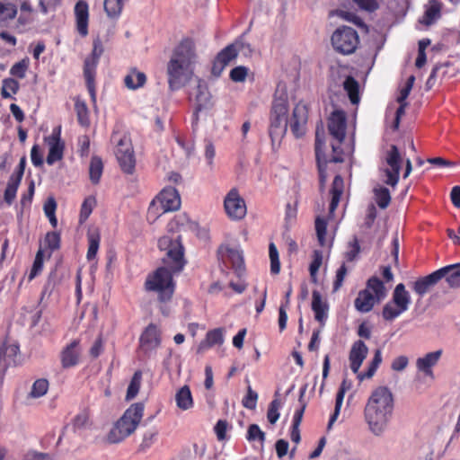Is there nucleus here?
I'll use <instances>...</instances> for the list:
<instances>
[{
  "mask_svg": "<svg viewBox=\"0 0 460 460\" xmlns=\"http://www.w3.org/2000/svg\"><path fill=\"white\" fill-rule=\"evenodd\" d=\"M158 247L167 252L170 269L159 267L148 274L144 287L148 292H155L160 302L171 300L175 289L172 272H180L184 268V248L181 236L175 239L170 236H163L158 240Z\"/></svg>",
  "mask_w": 460,
  "mask_h": 460,
  "instance_id": "1",
  "label": "nucleus"
},
{
  "mask_svg": "<svg viewBox=\"0 0 460 460\" xmlns=\"http://www.w3.org/2000/svg\"><path fill=\"white\" fill-rule=\"evenodd\" d=\"M289 104L287 94L274 96L269 116V135L272 146L279 145L285 137L288 125L296 138L302 137L306 132L308 121V106L303 102H297L288 120Z\"/></svg>",
  "mask_w": 460,
  "mask_h": 460,
  "instance_id": "2",
  "label": "nucleus"
},
{
  "mask_svg": "<svg viewBox=\"0 0 460 460\" xmlns=\"http://www.w3.org/2000/svg\"><path fill=\"white\" fill-rule=\"evenodd\" d=\"M347 128L346 113L343 111H334L328 119V131L332 137L331 146L332 154L328 160L323 161V147L324 146L323 129L319 127L315 132V156L319 172V182L322 188L324 187L327 173L326 166L328 163H343L346 157L349 156L353 151L352 146L343 144Z\"/></svg>",
  "mask_w": 460,
  "mask_h": 460,
  "instance_id": "3",
  "label": "nucleus"
},
{
  "mask_svg": "<svg viewBox=\"0 0 460 460\" xmlns=\"http://www.w3.org/2000/svg\"><path fill=\"white\" fill-rule=\"evenodd\" d=\"M378 159L376 205L385 209L391 203V190H394L399 183L403 158L395 145L385 143L379 148Z\"/></svg>",
  "mask_w": 460,
  "mask_h": 460,
  "instance_id": "4",
  "label": "nucleus"
},
{
  "mask_svg": "<svg viewBox=\"0 0 460 460\" xmlns=\"http://www.w3.org/2000/svg\"><path fill=\"white\" fill-rule=\"evenodd\" d=\"M198 62L196 44L186 37L173 49L166 66L167 81L172 91L179 90L190 81Z\"/></svg>",
  "mask_w": 460,
  "mask_h": 460,
  "instance_id": "5",
  "label": "nucleus"
},
{
  "mask_svg": "<svg viewBox=\"0 0 460 460\" xmlns=\"http://www.w3.org/2000/svg\"><path fill=\"white\" fill-rule=\"evenodd\" d=\"M144 403H133L126 410L122 417L115 423L107 435L108 442L119 443L131 435L138 426L144 413Z\"/></svg>",
  "mask_w": 460,
  "mask_h": 460,
  "instance_id": "6",
  "label": "nucleus"
},
{
  "mask_svg": "<svg viewBox=\"0 0 460 460\" xmlns=\"http://www.w3.org/2000/svg\"><path fill=\"white\" fill-rule=\"evenodd\" d=\"M181 207V197L173 187L164 188L152 200L147 209L148 218L155 220L166 212L176 211Z\"/></svg>",
  "mask_w": 460,
  "mask_h": 460,
  "instance_id": "7",
  "label": "nucleus"
},
{
  "mask_svg": "<svg viewBox=\"0 0 460 460\" xmlns=\"http://www.w3.org/2000/svg\"><path fill=\"white\" fill-rule=\"evenodd\" d=\"M394 396L387 387L376 389V436L382 434L392 419Z\"/></svg>",
  "mask_w": 460,
  "mask_h": 460,
  "instance_id": "8",
  "label": "nucleus"
},
{
  "mask_svg": "<svg viewBox=\"0 0 460 460\" xmlns=\"http://www.w3.org/2000/svg\"><path fill=\"white\" fill-rule=\"evenodd\" d=\"M411 299L404 284L399 283L394 289L392 300L382 310V317L388 322L394 321L409 309Z\"/></svg>",
  "mask_w": 460,
  "mask_h": 460,
  "instance_id": "9",
  "label": "nucleus"
},
{
  "mask_svg": "<svg viewBox=\"0 0 460 460\" xmlns=\"http://www.w3.org/2000/svg\"><path fill=\"white\" fill-rule=\"evenodd\" d=\"M359 42L357 31L346 25L338 27L331 37L333 49L341 55L353 54L357 50Z\"/></svg>",
  "mask_w": 460,
  "mask_h": 460,
  "instance_id": "10",
  "label": "nucleus"
},
{
  "mask_svg": "<svg viewBox=\"0 0 460 460\" xmlns=\"http://www.w3.org/2000/svg\"><path fill=\"white\" fill-rule=\"evenodd\" d=\"M117 133H113L111 140L116 142L115 155L121 171L127 174H133L136 167L135 152L131 139L127 135L118 137Z\"/></svg>",
  "mask_w": 460,
  "mask_h": 460,
  "instance_id": "11",
  "label": "nucleus"
},
{
  "mask_svg": "<svg viewBox=\"0 0 460 460\" xmlns=\"http://www.w3.org/2000/svg\"><path fill=\"white\" fill-rule=\"evenodd\" d=\"M103 51L104 49L102 40L99 38L93 40L92 53L84 62V77L85 79L87 90L93 102H96V68Z\"/></svg>",
  "mask_w": 460,
  "mask_h": 460,
  "instance_id": "12",
  "label": "nucleus"
},
{
  "mask_svg": "<svg viewBox=\"0 0 460 460\" xmlns=\"http://www.w3.org/2000/svg\"><path fill=\"white\" fill-rule=\"evenodd\" d=\"M368 349L364 341L358 340L355 341L349 351L350 368L353 373L358 374V379L363 381L369 379L374 376V359L368 363L367 370L366 372L358 373L360 366L364 359L367 358Z\"/></svg>",
  "mask_w": 460,
  "mask_h": 460,
  "instance_id": "13",
  "label": "nucleus"
},
{
  "mask_svg": "<svg viewBox=\"0 0 460 460\" xmlns=\"http://www.w3.org/2000/svg\"><path fill=\"white\" fill-rule=\"evenodd\" d=\"M217 252L223 264L226 268L234 270L237 276H241L244 272V260L242 250L222 245Z\"/></svg>",
  "mask_w": 460,
  "mask_h": 460,
  "instance_id": "14",
  "label": "nucleus"
},
{
  "mask_svg": "<svg viewBox=\"0 0 460 460\" xmlns=\"http://www.w3.org/2000/svg\"><path fill=\"white\" fill-rule=\"evenodd\" d=\"M20 353L18 344L4 342L0 345V382L3 383L9 367L17 366V358Z\"/></svg>",
  "mask_w": 460,
  "mask_h": 460,
  "instance_id": "15",
  "label": "nucleus"
},
{
  "mask_svg": "<svg viewBox=\"0 0 460 460\" xmlns=\"http://www.w3.org/2000/svg\"><path fill=\"white\" fill-rule=\"evenodd\" d=\"M224 207L228 217L233 219H242L246 215L245 202L234 188L225 198Z\"/></svg>",
  "mask_w": 460,
  "mask_h": 460,
  "instance_id": "16",
  "label": "nucleus"
},
{
  "mask_svg": "<svg viewBox=\"0 0 460 460\" xmlns=\"http://www.w3.org/2000/svg\"><path fill=\"white\" fill-rule=\"evenodd\" d=\"M44 139L49 147L47 155V164L52 165L61 160L64 155L65 143L61 140L60 127L54 128L51 135L45 137Z\"/></svg>",
  "mask_w": 460,
  "mask_h": 460,
  "instance_id": "17",
  "label": "nucleus"
},
{
  "mask_svg": "<svg viewBox=\"0 0 460 460\" xmlns=\"http://www.w3.org/2000/svg\"><path fill=\"white\" fill-rule=\"evenodd\" d=\"M81 341L75 339L66 344L60 352V363L63 368H71L77 366L81 358Z\"/></svg>",
  "mask_w": 460,
  "mask_h": 460,
  "instance_id": "18",
  "label": "nucleus"
},
{
  "mask_svg": "<svg viewBox=\"0 0 460 460\" xmlns=\"http://www.w3.org/2000/svg\"><path fill=\"white\" fill-rule=\"evenodd\" d=\"M75 29L82 38L89 33V4L85 0H78L74 7Z\"/></svg>",
  "mask_w": 460,
  "mask_h": 460,
  "instance_id": "19",
  "label": "nucleus"
},
{
  "mask_svg": "<svg viewBox=\"0 0 460 460\" xmlns=\"http://www.w3.org/2000/svg\"><path fill=\"white\" fill-rule=\"evenodd\" d=\"M388 252H390V255L386 256V259H385L386 261H388V263L386 265H381L379 268L380 274L386 283L392 282L394 278V274L391 270V264L392 263L397 264L398 261H399L398 260L399 239H398L397 233H395L394 235L393 236L390 245L387 247V249L385 252V254Z\"/></svg>",
  "mask_w": 460,
  "mask_h": 460,
  "instance_id": "20",
  "label": "nucleus"
},
{
  "mask_svg": "<svg viewBox=\"0 0 460 460\" xmlns=\"http://www.w3.org/2000/svg\"><path fill=\"white\" fill-rule=\"evenodd\" d=\"M161 334L158 327L154 323H149L139 338L140 349L147 353L160 346Z\"/></svg>",
  "mask_w": 460,
  "mask_h": 460,
  "instance_id": "21",
  "label": "nucleus"
},
{
  "mask_svg": "<svg viewBox=\"0 0 460 460\" xmlns=\"http://www.w3.org/2000/svg\"><path fill=\"white\" fill-rule=\"evenodd\" d=\"M238 55L234 44H230L224 48L215 58L211 68V73L215 76H220L225 67L234 60Z\"/></svg>",
  "mask_w": 460,
  "mask_h": 460,
  "instance_id": "22",
  "label": "nucleus"
},
{
  "mask_svg": "<svg viewBox=\"0 0 460 460\" xmlns=\"http://www.w3.org/2000/svg\"><path fill=\"white\" fill-rule=\"evenodd\" d=\"M441 279L442 276L438 269L425 277L418 279L411 283V287L413 292L421 299Z\"/></svg>",
  "mask_w": 460,
  "mask_h": 460,
  "instance_id": "23",
  "label": "nucleus"
},
{
  "mask_svg": "<svg viewBox=\"0 0 460 460\" xmlns=\"http://www.w3.org/2000/svg\"><path fill=\"white\" fill-rule=\"evenodd\" d=\"M442 350L438 349L427 353L424 357L419 358L416 360V367L419 371L424 373L426 376L434 377L432 367L436 366L441 358Z\"/></svg>",
  "mask_w": 460,
  "mask_h": 460,
  "instance_id": "24",
  "label": "nucleus"
},
{
  "mask_svg": "<svg viewBox=\"0 0 460 460\" xmlns=\"http://www.w3.org/2000/svg\"><path fill=\"white\" fill-rule=\"evenodd\" d=\"M344 191V181L341 175H336L333 179L332 188L330 190L331 194V202L329 206V214L330 216H333L334 211L336 210L341 195Z\"/></svg>",
  "mask_w": 460,
  "mask_h": 460,
  "instance_id": "25",
  "label": "nucleus"
},
{
  "mask_svg": "<svg viewBox=\"0 0 460 460\" xmlns=\"http://www.w3.org/2000/svg\"><path fill=\"white\" fill-rule=\"evenodd\" d=\"M312 310L314 313L315 320L324 325L328 317V305L322 300L320 292L316 290L312 293Z\"/></svg>",
  "mask_w": 460,
  "mask_h": 460,
  "instance_id": "26",
  "label": "nucleus"
},
{
  "mask_svg": "<svg viewBox=\"0 0 460 460\" xmlns=\"http://www.w3.org/2000/svg\"><path fill=\"white\" fill-rule=\"evenodd\" d=\"M18 14V6L12 2L0 1V28H7Z\"/></svg>",
  "mask_w": 460,
  "mask_h": 460,
  "instance_id": "27",
  "label": "nucleus"
},
{
  "mask_svg": "<svg viewBox=\"0 0 460 460\" xmlns=\"http://www.w3.org/2000/svg\"><path fill=\"white\" fill-rule=\"evenodd\" d=\"M439 271L451 288H460V263L445 266Z\"/></svg>",
  "mask_w": 460,
  "mask_h": 460,
  "instance_id": "28",
  "label": "nucleus"
},
{
  "mask_svg": "<svg viewBox=\"0 0 460 460\" xmlns=\"http://www.w3.org/2000/svg\"><path fill=\"white\" fill-rule=\"evenodd\" d=\"M224 342L223 330L221 328L208 331L199 347L198 352H203L215 345H221Z\"/></svg>",
  "mask_w": 460,
  "mask_h": 460,
  "instance_id": "29",
  "label": "nucleus"
},
{
  "mask_svg": "<svg viewBox=\"0 0 460 460\" xmlns=\"http://www.w3.org/2000/svg\"><path fill=\"white\" fill-rule=\"evenodd\" d=\"M146 83V75L137 68H131L124 77V84L129 90H137Z\"/></svg>",
  "mask_w": 460,
  "mask_h": 460,
  "instance_id": "30",
  "label": "nucleus"
},
{
  "mask_svg": "<svg viewBox=\"0 0 460 460\" xmlns=\"http://www.w3.org/2000/svg\"><path fill=\"white\" fill-rule=\"evenodd\" d=\"M342 86L350 102L354 105L358 104L360 102V87L358 82L352 75H347L342 83Z\"/></svg>",
  "mask_w": 460,
  "mask_h": 460,
  "instance_id": "31",
  "label": "nucleus"
},
{
  "mask_svg": "<svg viewBox=\"0 0 460 460\" xmlns=\"http://www.w3.org/2000/svg\"><path fill=\"white\" fill-rule=\"evenodd\" d=\"M176 405L181 411H187L193 407L194 402L189 385L181 387L175 394Z\"/></svg>",
  "mask_w": 460,
  "mask_h": 460,
  "instance_id": "32",
  "label": "nucleus"
},
{
  "mask_svg": "<svg viewBox=\"0 0 460 460\" xmlns=\"http://www.w3.org/2000/svg\"><path fill=\"white\" fill-rule=\"evenodd\" d=\"M374 306V295L368 290H361L355 299V307L361 313L369 312Z\"/></svg>",
  "mask_w": 460,
  "mask_h": 460,
  "instance_id": "33",
  "label": "nucleus"
},
{
  "mask_svg": "<svg viewBox=\"0 0 460 460\" xmlns=\"http://www.w3.org/2000/svg\"><path fill=\"white\" fill-rule=\"evenodd\" d=\"M88 250L86 259L90 261L96 258L100 243L101 234L98 229L89 230L87 233Z\"/></svg>",
  "mask_w": 460,
  "mask_h": 460,
  "instance_id": "34",
  "label": "nucleus"
},
{
  "mask_svg": "<svg viewBox=\"0 0 460 460\" xmlns=\"http://www.w3.org/2000/svg\"><path fill=\"white\" fill-rule=\"evenodd\" d=\"M128 0H104L103 8L110 19L118 20Z\"/></svg>",
  "mask_w": 460,
  "mask_h": 460,
  "instance_id": "35",
  "label": "nucleus"
},
{
  "mask_svg": "<svg viewBox=\"0 0 460 460\" xmlns=\"http://www.w3.org/2000/svg\"><path fill=\"white\" fill-rule=\"evenodd\" d=\"M197 91H198L197 95H196L197 105H196V109H195V111L193 114L195 117L196 122L199 119V112H200L203 109L208 108V106L209 105V102H210V94L204 86H202L201 84H199L197 87Z\"/></svg>",
  "mask_w": 460,
  "mask_h": 460,
  "instance_id": "36",
  "label": "nucleus"
},
{
  "mask_svg": "<svg viewBox=\"0 0 460 460\" xmlns=\"http://www.w3.org/2000/svg\"><path fill=\"white\" fill-rule=\"evenodd\" d=\"M103 172V163L99 156H93L89 166L90 181L93 184H98Z\"/></svg>",
  "mask_w": 460,
  "mask_h": 460,
  "instance_id": "37",
  "label": "nucleus"
},
{
  "mask_svg": "<svg viewBox=\"0 0 460 460\" xmlns=\"http://www.w3.org/2000/svg\"><path fill=\"white\" fill-rule=\"evenodd\" d=\"M141 382H142V372H141V370H137L134 373V375L130 380V383L128 386V389H127V394H126L127 401H130L137 395L140 386H141Z\"/></svg>",
  "mask_w": 460,
  "mask_h": 460,
  "instance_id": "38",
  "label": "nucleus"
},
{
  "mask_svg": "<svg viewBox=\"0 0 460 460\" xmlns=\"http://www.w3.org/2000/svg\"><path fill=\"white\" fill-rule=\"evenodd\" d=\"M441 4L436 0L429 2L423 17L422 22L427 25L431 24L436 19L440 16Z\"/></svg>",
  "mask_w": 460,
  "mask_h": 460,
  "instance_id": "39",
  "label": "nucleus"
},
{
  "mask_svg": "<svg viewBox=\"0 0 460 460\" xmlns=\"http://www.w3.org/2000/svg\"><path fill=\"white\" fill-rule=\"evenodd\" d=\"M315 231L317 235V240L319 244L322 247H331L332 242L330 243H327L326 234H327V221L320 217H317L315 219Z\"/></svg>",
  "mask_w": 460,
  "mask_h": 460,
  "instance_id": "40",
  "label": "nucleus"
},
{
  "mask_svg": "<svg viewBox=\"0 0 460 460\" xmlns=\"http://www.w3.org/2000/svg\"><path fill=\"white\" fill-rule=\"evenodd\" d=\"M20 89V84L14 78H4L2 82L1 95L4 99L12 98V93L16 94Z\"/></svg>",
  "mask_w": 460,
  "mask_h": 460,
  "instance_id": "41",
  "label": "nucleus"
},
{
  "mask_svg": "<svg viewBox=\"0 0 460 460\" xmlns=\"http://www.w3.org/2000/svg\"><path fill=\"white\" fill-rule=\"evenodd\" d=\"M60 234L58 232H48L44 239V246L49 251L48 257L50 258L52 252L60 247Z\"/></svg>",
  "mask_w": 460,
  "mask_h": 460,
  "instance_id": "42",
  "label": "nucleus"
},
{
  "mask_svg": "<svg viewBox=\"0 0 460 460\" xmlns=\"http://www.w3.org/2000/svg\"><path fill=\"white\" fill-rule=\"evenodd\" d=\"M345 393H346L345 387L343 385H341L339 388L337 394H336L334 411L330 417V420L328 422V429H330L332 428V426L333 425V423L336 421V420L338 419V417L340 415L343 399L345 396Z\"/></svg>",
  "mask_w": 460,
  "mask_h": 460,
  "instance_id": "43",
  "label": "nucleus"
},
{
  "mask_svg": "<svg viewBox=\"0 0 460 460\" xmlns=\"http://www.w3.org/2000/svg\"><path fill=\"white\" fill-rule=\"evenodd\" d=\"M190 218L185 213L176 215L167 225L169 232H178L188 226Z\"/></svg>",
  "mask_w": 460,
  "mask_h": 460,
  "instance_id": "44",
  "label": "nucleus"
},
{
  "mask_svg": "<svg viewBox=\"0 0 460 460\" xmlns=\"http://www.w3.org/2000/svg\"><path fill=\"white\" fill-rule=\"evenodd\" d=\"M96 205V199L93 196H89L84 199L81 209H80V215H79V222L81 224L84 223L90 215L93 212V208Z\"/></svg>",
  "mask_w": 460,
  "mask_h": 460,
  "instance_id": "45",
  "label": "nucleus"
},
{
  "mask_svg": "<svg viewBox=\"0 0 460 460\" xmlns=\"http://www.w3.org/2000/svg\"><path fill=\"white\" fill-rule=\"evenodd\" d=\"M360 252V245L357 236H353L352 240L347 244V249L344 253V258L347 262H352L356 260Z\"/></svg>",
  "mask_w": 460,
  "mask_h": 460,
  "instance_id": "46",
  "label": "nucleus"
},
{
  "mask_svg": "<svg viewBox=\"0 0 460 460\" xmlns=\"http://www.w3.org/2000/svg\"><path fill=\"white\" fill-rule=\"evenodd\" d=\"M29 58H24L12 66V67L10 68V75L14 77L23 79L26 75V72L29 68Z\"/></svg>",
  "mask_w": 460,
  "mask_h": 460,
  "instance_id": "47",
  "label": "nucleus"
},
{
  "mask_svg": "<svg viewBox=\"0 0 460 460\" xmlns=\"http://www.w3.org/2000/svg\"><path fill=\"white\" fill-rule=\"evenodd\" d=\"M49 390V381L45 378L37 379L31 387L30 396L32 398H40L47 394Z\"/></svg>",
  "mask_w": 460,
  "mask_h": 460,
  "instance_id": "48",
  "label": "nucleus"
},
{
  "mask_svg": "<svg viewBox=\"0 0 460 460\" xmlns=\"http://www.w3.org/2000/svg\"><path fill=\"white\" fill-rule=\"evenodd\" d=\"M43 262H44V251L40 247L35 255V259H34L32 267L31 269V272L29 274L30 280L33 279L35 277H37L42 271Z\"/></svg>",
  "mask_w": 460,
  "mask_h": 460,
  "instance_id": "49",
  "label": "nucleus"
},
{
  "mask_svg": "<svg viewBox=\"0 0 460 460\" xmlns=\"http://www.w3.org/2000/svg\"><path fill=\"white\" fill-rule=\"evenodd\" d=\"M266 438L265 432H263L259 425L251 424L248 427L246 439L250 442L259 441L261 445L264 443Z\"/></svg>",
  "mask_w": 460,
  "mask_h": 460,
  "instance_id": "50",
  "label": "nucleus"
},
{
  "mask_svg": "<svg viewBox=\"0 0 460 460\" xmlns=\"http://www.w3.org/2000/svg\"><path fill=\"white\" fill-rule=\"evenodd\" d=\"M269 255L270 260V272L274 275L279 274L280 271V261L279 252L274 243H270L269 245Z\"/></svg>",
  "mask_w": 460,
  "mask_h": 460,
  "instance_id": "51",
  "label": "nucleus"
},
{
  "mask_svg": "<svg viewBox=\"0 0 460 460\" xmlns=\"http://www.w3.org/2000/svg\"><path fill=\"white\" fill-rule=\"evenodd\" d=\"M323 255L322 251H319V250L314 251L313 261H311L310 266H309L310 276L314 282L316 281V275H317V272L323 263Z\"/></svg>",
  "mask_w": 460,
  "mask_h": 460,
  "instance_id": "52",
  "label": "nucleus"
},
{
  "mask_svg": "<svg viewBox=\"0 0 460 460\" xmlns=\"http://www.w3.org/2000/svg\"><path fill=\"white\" fill-rule=\"evenodd\" d=\"M75 110L77 115L78 122L82 126H87L89 124L88 118V108L84 102L77 100L75 103Z\"/></svg>",
  "mask_w": 460,
  "mask_h": 460,
  "instance_id": "53",
  "label": "nucleus"
},
{
  "mask_svg": "<svg viewBox=\"0 0 460 460\" xmlns=\"http://www.w3.org/2000/svg\"><path fill=\"white\" fill-rule=\"evenodd\" d=\"M20 181H15L14 179L10 178L6 186V189L4 193V201L11 205L16 197V192L18 190V187L20 185Z\"/></svg>",
  "mask_w": 460,
  "mask_h": 460,
  "instance_id": "54",
  "label": "nucleus"
},
{
  "mask_svg": "<svg viewBox=\"0 0 460 460\" xmlns=\"http://www.w3.org/2000/svg\"><path fill=\"white\" fill-rule=\"evenodd\" d=\"M305 393V386L303 387L299 393L298 401H299L301 406L299 409L296 410V411L294 413L293 420H292L293 426H300V424L302 422L304 412L306 408V402L304 400Z\"/></svg>",
  "mask_w": 460,
  "mask_h": 460,
  "instance_id": "55",
  "label": "nucleus"
},
{
  "mask_svg": "<svg viewBox=\"0 0 460 460\" xmlns=\"http://www.w3.org/2000/svg\"><path fill=\"white\" fill-rule=\"evenodd\" d=\"M280 405V401L277 398L270 402L267 411V419L270 424H275L278 421Z\"/></svg>",
  "mask_w": 460,
  "mask_h": 460,
  "instance_id": "56",
  "label": "nucleus"
},
{
  "mask_svg": "<svg viewBox=\"0 0 460 460\" xmlns=\"http://www.w3.org/2000/svg\"><path fill=\"white\" fill-rule=\"evenodd\" d=\"M248 75V68L243 66H239L230 71V79L235 83L244 82Z\"/></svg>",
  "mask_w": 460,
  "mask_h": 460,
  "instance_id": "57",
  "label": "nucleus"
},
{
  "mask_svg": "<svg viewBox=\"0 0 460 460\" xmlns=\"http://www.w3.org/2000/svg\"><path fill=\"white\" fill-rule=\"evenodd\" d=\"M257 400L258 394L251 386H248L247 394L243 399V405L247 409L253 410L256 408Z\"/></svg>",
  "mask_w": 460,
  "mask_h": 460,
  "instance_id": "58",
  "label": "nucleus"
},
{
  "mask_svg": "<svg viewBox=\"0 0 460 460\" xmlns=\"http://www.w3.org/2000/svg\"><path fill=\"white\" fill-rule=\"evenodd\" d=\"M414 82H415V76L410 75L406 81L404 87H402L400 91V94L397 97L398 102H407L406 99L408 98V96L413 87Z\"/></svg>",
  "mask_w": 460,
  "mask_h": 460,
  "instance_id": "59",
  "label": "nucleus"
},
{
  "mask_svg": "<svg viewBox=\"0 0 460 460\" xmlns=\"http://www.w3.org/2000/svg\"><path fill=\"white\" fill-rule=\"evenodd\" d=\"M228 422L226 420H217L214 427V431L218 441H224L225 439H226V431L228 429Z\"/></svg>",
  "mask_w": 460,
  "mask_h": 460,
  "instance_id": "60",
  "label": "nucleus"
},
{
  "mask_svg": "<svg viewBox=\"0 0 460 460\" xmlns=\"http://www.w3.org/2000/svg\"><path fill=\"white\" fill-rule=\"evenodd\" d=\"M390 288L385 285V282L376 277V303L385 299L387 296Z\"/></svg>",
  "mask_w": 460,
  "mask_h": 460,
  "instance_id": "61",
  "label": "nucleus"
},
{
  "mask_svg": "<svg viewBox=\"0 0 460 460\" xmlns=\"http://www.w3.org/2000/svg\"><path fill=\"white\" fill-rule=\"evenodd\" d=\"M347 272L348 269L345 262H343L336 271L335 280L333 282V291H337L341 288Z\"/></svg>",
  "mask_w": 460,
  "mask_h": 460,
  "instance_id": "62",
  "label": "nucleus"
},
{
  "mask_svg": "<svg viewBox=\"0 0 460 460\" xmlns=\"http://www.w3.org/2000/svg\"><path fill=\"white\" fill-rule=\"evenodd\" d=\"M374 224V203H369L367 207V212L364 218V222L360 224L362 233L369 230Z\"/></svg>",
  "mask_w": 460,
  "mask_h": 460,
  "instance_id": "63",
  "label": "nucleus"
},
{
  "mask_svg": "<svg viewBox=\"0 0 460 460\" xmlns=\"http://www.w3.org/2000/svg\"><path fill=\"white\" fill-rule=\"evenodd\" d=\"M22 460H49V455L36 450H29L23 455Z\"/></svg>",
  "mask_w": 460,
  "mask_h": 460,
  "instance_id": "64",
  "label": "nucleus"
}]
</instances>
